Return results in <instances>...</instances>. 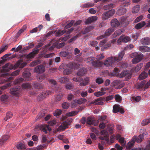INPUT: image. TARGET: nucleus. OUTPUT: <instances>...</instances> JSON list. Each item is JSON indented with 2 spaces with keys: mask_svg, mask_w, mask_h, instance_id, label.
I'll use <instances>...</instances> for the list:
<instances>
[{
  "mask_svg": "<svg viewBox=\"0 0 150 150\" xmlns=\"http://www.w3.org/2000/svg\"><path fill=\"white\" fill-rule=\"evenodd\" d=\"M113 98V96L112 95L107 96L106 98L101 97L93 100L90 103V104H94L95 105H103V103L102 101L106 100L107 101L112 99Z\"/></svg>",
  "mask_w": 150,
  "mask_h": 150,
  "instance_id": "obj_1",
  "label": "nucleus"
},
{
  "mask_svg": "<svg viewBox=\"0 0 150 150\" xmlns=\"http://www.w3.org/2000/svg\"><path fill=\"white\" fill-rule=\"evenodd\" d=\"M13 65L9 63L6 64L3 67V69L1 70V73L2 76H6L8 74V72L10 70L13 69Z\"/></svg>",
  "mask_w": 150,
  "mask_h": 150,
  "instance_id": "obj_2",
  "label": "nucleus"
},
{
  "mask_svg": "<svg viewBox=\"0 0 150 150\" xmlns=\"http://www.w3.org/2000/svg\"><path fill=\"white\" fill-rule=\"evenodd\" d=\"M10 93L16 97L19 96L21 93V88L19 86H16L10 89Z\"/></svg>",
  "mask_w": 150,
  "mask_h": 150,
  "instance_id": "obj_3",
  "label": "nucleus"
},
{
  "mask_svg": "<svg viewBox=\"0 0 150 150\" xmlns=\"http://www.w3.org/2000/svg\"><path fill=\"white\" fill-rule=\"evenodd\" d=\"M99 122V121H97L93 117L89 116L86 119V123L89 125L96 126L98 125Z\"/></svg>",
  "mask_w": 150,
  "mask_h": 150,
  "instance_id": "obj_4",
  "label": "nucleus"
},
{
  "mask_svg": "<svg viewBox=\"0 0 150 150\" xmlns=\"http://www.w3.org/2000/svg\"><path fill=\"white\" fill-rule=\"evenodd\" d=\"M115 13L114 10H109L102 15V19L104 20L108 19L112 17Z\"/></svg>",
  "mask_w": 150,
  "mask_h": 150,
  "instance_id": "obj_5",
  "label": "nucleus"
},
{
  "mask_svg": "<svg viewBox=\"0 0 150 150\" xmlns=\"http://www.w3.org/2000/svg\"><path fill=\"white\" fill-rule=\"evenodd\" d=\"M114 57H109L104 62V64L107 67L112 66V64L116 62Z\"/></svg>",
  "mask_w": 150,
  "mask_h": 150,
  "instance_id": "obj_6",
  "label": "nucleus"
},
{
  "mask_svg": "<svg viewBox=\"0 0 150 150\" xmlns=\"http://www.w3.org/2000/svg\"><path fill=\"white\" fill-rule=\"evenodd\" d=\"M131 76L132 74L131 72L126 70L121 72L120 75V77L122 78L126 76L127 79H129L131 78Z\"/></svg>",
  "mask_w": 150,
  "mask_h": 150,
  "instance_id": "obj_7",
  "label": "nucleus"
},
{
  "mask_svg": "<svg viewBox=\"0 0 150 150\" xmlns=\"http://www.w3.org/2000/svg\"><path fill=\"white\" fill-rule=\"evenodd\" d=\"M110 23L112 28L114 29L118 27L120 25V22L116 18L112 20L110 22Z\"/></svg>",
  "mask_w": 150,
  "mask_h": 150,
  "instance_id": "obj_8",
  "label": "nucleus"
},
{
  "mask_svg": "<svg viewBox=\"0 0 150 150\" xmlns=\"http://www.w3.org/2000/svg\"><path fill=\"white\" fill-rule=\"evenodd\" d=\"M144 138L143 134H140L138 137L134 136L132 138V140L135 142H136L137 143H140Z\"/></svg>",
  "mask_w": 150,
  "mask_h": 150,
  "instance_id": "obj_9",
  "label": "nucleus"
},
{
  "mask_svg": "<svg viewBox=\"0 0 150 150\" xmlns=\"http://www.w3.org/2000/svg\"><path fill=\"white\" fill-rule=\"evenodd\" d=\"M27 64V63L26 62H23L21 60L18 61L17 63L15 64L14 67H20V70L21 69L25 67Z\"/></svg>",
  "mask_w": 150,
  "mask_h": 150,
  "instance_id": "obj_10",
  "label": "nucleus"
},
{
  "mask_svg": "<svg viewBox=\"0 0 150 150\" xmlns=\"http://www.w3.org/2000/svg\"><path fill=\"white\" fill-rule=\"evenodd\" d=\"M45 67L42 65H40L36 67L34 69V71L38 73H43L45 71Z\"/></svg>",
  "mask_w": 150,
  "mask_h": 150,
  "instance_id": "obj_11",
  "label": "nucleus"
},
{
  "mask_svg": "<svg viewBox=\"0 0 150 150\" xmlns=\"http://www.w3.org/2000/svg\"><path fill=\"white\" fill-rule=\"evenodd\" d=\"M143 55L142 54H140L137 57H134L132 60V62L134 64H136L140 62L143 59Z\"/></svg>",
  "mask_w": 150,
  "mask_h": 150,
  "instance_id": "obj_12",
  "label": "nucleus"
},
{
  "mask_svg": "<svg viewBox=\"0 0 150 150\" xmlns=\"http://www.w3.org/2000/svg\"><path fill=\"white\" fill-rule=\"evenodd\" d=\"M98 19L96 16H93L88 18L86 21L85 23L86 24H90L96 21Z\"/></svg>",
  "mask_w": 150,
  "mask_h": 150,
  "instance_id": "obj_13",
  "label": "nucleus"
},
{
  "mask_svg": "<svg viewBox=\"0 0 150 150\" xmlns=\"http://www.w3.org/2000/svg\"><path fill=\"white\" fill-rule=\"evenodd\" d=\"M125 54L124 51H122L120 52L118 54V57H113L116 62H117L121 60Z\"/></svg>",
  "mask_w": 150,
  "mask_h": 150,
  "instance_id": "obj_14",
  "label": "nucleus"
},
{
  "mask_svg": "<svg viewBox=\"0 0 150 150\" xmlns=\"http://www.w3.org/2000/svg\"><path fill=\"white\" fill-rule=\"evenodd\" d=\"M40 51L39 49L34 50L32 52L28 54L27 56V58H33Z\"/></svg>",
  "mask_w": 150,
  "mask_h": 150,
  "instance_id": "obj_15",
  "label": "nucleus"
},
{
  "mask_svg": "<svg viewBox=\"0 0 150 150\" xmlns=\"http://www.w3.org/2000/svg\"><path fill=\"white\" fill-rule=\"evenodd\" d=\"M146 83L145 80H143L140 83H137L135 85V87L139 89H142Z\"/></svg>",
  "mask_w": 150,
  "mask_h": 150,
  "instance_id": "obj_16",
  "label": "nucleus"
},
{
  "mask_svg": "<svg viewBox=\"0 0 150 150\" xmlns=\"http://www.w3.org/2000/svg\"><path fill=\"white\" fill-rule=\"evenodd\" d=\"M91 63L94 67H101L103 64L102 62L98 60L93 61Z\"/></svg>",
  "mask_w": 150,
  "mask_h": 150,
  "instance_id": "obj_17",
  "label": "nucleus"
},
{
  "mask_svg": "<svg viewBox=\"0 0 150 150\" xmlns=\"http://www.w3.org/2000/svg\"><path fill=\"white\" fill-rule=\"evenodd\" d=\"M31 75L30 72L27 71H25L23 73V77L25 79V80H28V78Z\"/></svg>",
  "mask_w": 150,
  "mask_h": 150,
  "instance_id": "obj_18",
  "label": "nucleus"
},
{
  "mask_svg": "<svg viewBox=\"0 0 150 150\" xmlns=\"http://www.w3.org/2000/svg\"><path fill=\"white\" fill-rule=\"evenodd\" d=\"M139 50L142 52H150V47L147 46H142L139 47Z\"/></svg>",
  "mask_w": 150,
  "mask_h": 150,
  "instance_id": "obj_19",
  "label": "nucleus"
},
{
  "mask_svg": "<svg viewBox=\"0 0 150 150\" xmlns=\"http://www.w3.org/2000/svg\"><path fill=\"white\" fill-rule=\"evenodd\" d=\"M147 73L145 71H143L139 75V80H141L146 79L148 76Z\"/></svg>",
  "mask_w": 150,
  "mask_h": 150,
  "instance_id": "obj_20",
  "label": "nucleus"
},
{
  "mask_svg": "<svg viewBox=\"0 0 150 150\" xmlns=\"http://www.w3.org/2000/svg\"><path fill=\"white\" fill-rule=\"evenodd\" d=\"M89 82V78L88 77L85 78L80 82L79 85L81 86H84L86 85Z\"/></svg>",
  "mask_w": 150,
  "mask_h": 150,
  "instance_id": "obj_21",
  "label": "nucleus"
},
{
  "mask_svg": "<svg viewBox=\"0 0 150 150\" xmlns=\"http://www.w3.org/2000/svg\"><path fill=\"white\" fill-rule=\"evenodd\" d=\"M146 25L145 22L142 21L137 24L135 25V28L137 29H139L143 27Z\"/></svg>",
  "mask_w": 150,
  "mask_h": 150,
  "instance_id": "obj_22",
  "label": "nucleus"
},
{
  "mask_svg": "<svg viewBox=\"0 0 150 150\" xmlns=\"http://www.w3.org/2000/svg\"><path fill=\"white\" fill-rule=\"evenodd\" d=\"M130 40V38L129 37L126 36L123 37L122 36H120L118 40H120L125 42H127L129 41Z\"/></svg>",
  "mask_w": 150,
  "mask_h": 150,
  "instance_id": "obj_23",
  "label": "nucleus"
},
{
  "mask_svg": "<svg viewBox=\"0 0 150 150\" xmlns=\"http://www.w3.org/2000/svg\"><path fill=\"white\" fill-rule=\"evenodd\" d=\"M67 126L64 122H63L62 125H60L58 128V131H62L64 130L66 128H67Z\"/></svg>",
  "mask_w": 150,
  "mask_h": 150,
  "instance_id": "obj_24",
  "label": "nucleus"
},
{
  "mask_svg": "<svg viewBox=\"0 0 150 150\" xmlns=\"http://www.w3.org/2000/svg\"><path fill=\"white\" fill-rule=\"evenodd\" d=\"M86 73V71L83 68H82L77 73V75L79 76H82Z\"/></svg>",
  "mask_w": 150,
  "mask_h": 150,
  "instance_id": "obj_25",
  "label": "nucleus"
},
{
  "mask_svg": "<svg viewBox=\"0 0 150 150\" xmlns=\"http://www.w3.org/2000/svg\"><path fill=\"white\" fill-rule=\"evenodd\" d=\"M33 87L38 89H41L43 88V85L39 83L34 82L33 83Z\"/></svg>",
  "mask_w": 150,
  "mask_h": 150,
  "instance_id": "obj_26",
  "label": "nucleus"
},
{
  "mask_svg": "<svg viewBox=\"0 0 150 150\" xmlns=\"http://www.w3.org/2000/svg\"><path fill=\"white\" fill-rule=\"evenodd\" d=\"M143 66V64L141 63L137 65L135 67L133 68L134 71L135 72H137L140 70Z\"/></svg>",
  "mask_w": 150,
  "mask_h": 150,
  "instance_id": "obj_27",
  "label": "nucleus"
},
{
  "mask_svg": "<svg viewBox=\"0 0 150 150\" xmlns=\"http://www.w3.org/2000/svg\"><path fill=\"white\" fill-rule=\"evenodd\" d=\"M141 42L143 45H148L150 43V38H146L143 39H142Z\"/></svg>",
  "mask_w": 150,
  "mask_h": 150,
  "instance_id": "obj_28",
  "label": "nucleus"
},
{
  "mask_svg": "<svg viewBox=\"0 0 150 150\" xmlns=\"http://www.w3.org/2000/svg\"><path fill=\"white\" fill-rule=\"evenodd\" d=\"M123 29H119L117 30L113 35V38H115L116 37L120 35L123 32Z\"/></svg>",
  "mask_w": 150,
  "mask_h": 150,
  "instance_id": "obj_29",
  "label": "nucleus"
},
{
  "mask_svg": "<svg viewBox=\"0 0 150 150\" xmlns=\"http://www.w3.org/2000/svg\"><path fill=\"white\" fill-rule=\"evenodd\" d=\"M67 66L71 69H75L78 67L77 64L75 63H69L67 64Z\"/></svg>",
  "mask_w": 150,
  "mask_h": 150,
  "instance_id": "obj_30",
  "label": "nucleus"
},
{
  "mask_svg": "<svg viewBox=\"0 0 150 150\" xmlns=\"http://www.w3.org/2000/svg\"><path fill=\"white\" fill-rule=\"evenodd\" d=\"M59 81L61 83H65L68 82L69 79L67 77H64L60 78Z\"/></svg>",
  "mask_w": 150,
  "mask_h": 150,
  "instance_id": "obj_31",
  "label": "nucleus"
},
{
  "mask_svg": "<svg viewBox=\"0 0 150 150\" xmlns=\"http://www.w3.org/2000/svg\"><path fill=\"white\" fill-rule=\"evenodd\" d=\"M9 136L4 135L0 140V145H1L3 144L6 141L8 138Z\"/></svg>",
  "mask_w": 150,
  "mask_h": 150,
  "instance_id": "obj_32",
  "label": "nucleus"
},
{
  "mask_svg": "<svg viewBox=\"0 0 150 150\" xmlns=\"http://www.w3.org/2000/svg\"><path fill=\"white\" fill-rule=\"evenodd\" d=\"M115 30L114 28H110L107 30L105 32V35L106 36L110 35L111 33L114 31Z\"/></svg>",
  "mask_w": 150,
  "mask_h": 150,
  "instance_id": "obj_33",
  "label": "nucleus"
},
{
  "mask_svg": "<svg viewBox=\"0 0 150 150\" xmlns=\"http://www.w3.org/2000/svg\"><path fill=\"white\" fill-rule=\"evenodd\" d=\"M67 30L64 29L62 30H59L55 33V36L57 37H59L63 35L64 33L66 32Z\"/></svg>",
  "mask_w": 150,
  "mask_h": 150,
  "instance_id": "obj_34",
  "label": "nucleus"
},
{
  "mask_svg": "<svg viewBox=\"0 0 150 150\" xmlns=\"http://www.w3.org/2000/svg\"><path fill=\"white\" fill-rule=\"evenodd\" d=\"M135 142L133 141L132 139L131 142H129L127 145L126 148L127 149L129 150L134 145Z\"/></svg>",
  "mask_w": 150,
  "mask_h": 150,
  "instance_id": "obj_35",
  "label": "nucleus"
},
{
  "mask_svg": "<svg viewBox=\"0 0 150 150\" xmlns=\"http://www.w3.org/2000/svg\"><path fill=\"white\" fill-rule=\"evenodd\" d=\"M120 107L119 105H115L113 107V112L114 113H117L119 112V110Z\"/></svg>",
  "mask_w": 150,
  "mask_h": 150,
  "instance_id": "obj_36",
  "label": "nucleus"
},
{
  "mask_svg": "<svg viewBox=\"0 0 150 150\" xmlns=\"http://www.w3.org/2000/svg\"><path fill=\"white\" fill-rule=\"evenodd\" d=\"M86 100L83 98H81L77 100H76V103L79 104H81L85 103L86 101Z\"/></svg>",
  "mask_w": 150,
  "mask_h": 150,
  "instance_id": "obj_37",
  "label": "nucleus"
},
{
  "mask_svg": "<svg viewBox=\"0 0 150 150\" xmlns=\"http://www.w3.org/2000/svg\"><path fill=\"white\" fill-rule=\"evenodd\" d=\"M69 53L67 51H62L60 52L59 53V56L62 57H65L68 55Z\"/></svg>",
  "mask_w": 150,
  "mask_h": 150,
  "instance_id": "obj_38",
  "label": "nucleus"
},
{
  "mask_svg": "<svg viewBox=\"0 0 150 150\" xmlns=\"http://www.w3.org/2000/svg\"><path fill=\"white\" fill-rule=\"evenodd\" d=\"M22 86L23 88L25 89H30L31 87L30 84L27 83L23 84Z\"/></svg>",
  "mask_w": 150,
  "mask_h": 150,
  "instance_id": "obj_39",
  "label": "nucleus"
},
{
  "mask_svg": "<svg viewBox=\"0 0 150 150\" xmlns=\"http://www.w3.org/2000/svg\"><path fill=\"white\" fill-rule=\"evenodd\" d=\"M10 54H5L3 57H1L2 59H2L0 61V64H3L5 60L6 59V58L10 55Z\"/></svg>",
  "mask_w": 150,
  "mask_h": 150,
  "instance_id": "obj_40",
  "label": "nucleus"
},
{
  "mask_svg": "<svg viewBox=\"0 0 150 150\" xmlns=\"http://www.w3.org/2000/svg\"><path fill=\"white\" fill-rule=\"evenodd\" d=\"M13 116V114L11 112H8L6 113V117L4 118V120L7 121L8 120L11 118Z\"/></svg>",
  "mask_w": 150,
  "mask_h": 150,
  "instance_id": "obj_41",
  "label": "nucleus"
},
{
  "mask_svg": "<svg viewBox=\"0 0 150 150\" xmlns=\"http://www.w3.org/2000/svg\"><path fill=\"white\" fill-rule=\"evenodd\" d=\"M72 72V70L71 69H66L64 70L63 71V74L65 75H68Z\"/></svg>",
  "mask_w": 150,
  "mask_h": 150,
  "instance_id": "obj_42",
  "label": "nucleus"
},
{
  "mask_svg": "<svg viewBox=\"0 0 150 150\" xmlns=\"http://www.w3.org/2000/svg\"><path fill=\"white\" fill-rule=\"evenodd\" d=\"M150 123V118L144 119L142 123V125L144 126Z\"/></svg>",
  "mask_w": 150,
  "mask_h": 150,
  "instance_id": "obj_43",
  "label": "nucleus"
},
{
  "mask_svg": "<svg viewBox=\"0 0 150 150\" xmlns=\"http://www.w3.org/2000/svg\"><path fill=\"white\" fill-rule=\"evenodd\" d=\"M115 6V4H112L104 6V8L105 9H110L113 8Z\"/></svg>",
  "mask_w": 150,
  "mask_h": 150,
  "instance_id": "obj_44",
  "label": "nucleus"
},
{
  "mask_svg": "<svg viewBox=\"0 0 150 150\" xmlns=\"http://www.w3.org/2000/svg\"><path fill=\"white\" fill-rule=\"evenodd\" d=\"M46 77V75L45 74H42L40 76H37V80L40 81H42L45 79Z\"/></svg>",
  "mask_w": 150,
  "mask_h": 150,
  "instance_id": "obj_45",
  "label": "nucleus"
},
{
  "mask_svg": "<svg viewBox=\"0 0 150 150\" xmlns=\"http://www.w3.org/2000/svg\"><path fill=\"white\" fill-rule=\"evenodd\" d=\"M50 93V92L49 91H47L46 92H44L42 93L40 95V96H42V98H45L48 96Z\"/></svg>",
  "mask_w": 150,
  "mask_h": 150,
  "instance_id": "obj_46",
  "label": "nucleus"
},
{
  "mask_svg": "<svg viewBox=\"0 0 150 150\" xmlns=\"http://www.w3.org/2000/svg\"><path fill=\"white\" fill-rule=\"evenodd\" d=\"M40 129L41 130L44 132L45 134H47V129L46 128L45 125H41L40 126Z\"/></svg>",
  "mask_w": 150,
  "mask_h": 150,
  "instance_id": "obj_47",
  "label": "nucleus"
},
{
  "mask_svg": "<svg viewBox=\"0 0 150 150\" xmlns=\"http://www.w3.org/2000/svg\"><path fill=\"white\" fill-rule=\"evenodd\" d=\"M126 12V10H117V14L118 15H121L125 14Z\"/></svg>",
  "mask_w": 150,
  "mask_h": 150,
  "instance_id": "obj_48",
  "label": "nucleus"
},
{
  "mask_svg": "<svg viewBox=\"0 0 150 150\" xmlns=\"http://www.w3.org/2000/svg\"><path fill=\"white\" fill-rule=\"evenodd\" d=\"M79 34H77L76 35L73 37L69 40V42H71L75 41L76 39L79 37Z\"/></svg>",
  "mask_w": 150,
  "mask_h": 150,
  "instance_id": "obj_49",
  "label": "nucleus"
},
{
  "mask_svg": "<svg viewBox=\"0 0 150 150\" xmlns=\"http://www.w3.org/2000/svg\"><path fill=\"white\" fill-rule=\"evenodd\" d=\"M92 26L87 27L84 30V33L83 34H85L88 33L92 29Z\"/></svg>",
  "mask_w": 150,
  "mask_h": 150,
  "instance_id": "obj_50",
  "label": "nucleus"
},
{
  "mask_svg": "<svg viewBox=\"0 0 150 150\" xmlns=\"http://www.w3.org/2000/svg\"><path fill=\"white\" fill-rule=\"evenodd\" d=\"M45 115V113L43 111H41L38 115L37 116V119H40Z\"/></svg>",
  "mask_w": 150,
  "mask_h": 150,
  "instance_id": "obj_51",
  "label": "nucleus"
},
{
  "mask_svg": "<svg viewBox=\"0 0 150 150\" xmlns=\"http://www.w3.org/2000/svg\"><path fill=\"white\" fill-rule=\"evenodd\" d=\"M115 98L116 101L119 102L121 101V96L118 94L116 95L115 96Z\"/></svg>",
  "mask_w": 150,
  "mask_h": 150,
  "instance_id": "obj_52",
  "label": "nucleus"
},
{
  "mask_svg": "<svg viewBox=\"0 0 150 150\" xmlns=\"http://www.w3.org/2000/svg\"><path fill=\"white\" fill-rule=\"evenodd\" d=\"M17 149H22L25 148V145L23 144H19L17 145Z\"/></svg>",
  "mask_w": 150,
  "mask_h": 150,
  "instance_id": "obj_53",
  "label": "nucleus"
},
{
  "mask_svg": "<svg viewBox=\"0 0 150 150\" xmlns=\"http://www.w3.org/2000/svg\"><path fill=\"white\" fill-rule=\"evenodd\" d=\"M83 80V78L81 77H74L73 78V80L74 81L76 82H80Z\"/></svg>",
  "mask_w": 150,
  "mask_h": 150,
  "instance_id": "obj_54",
  "label": "nucleus"
},
{
  "mask_svg": "<svg viewBox=\"0 0 150 150\" xmlns=\"http://www.w3.org/2000/svg\"><path fill=\"white\" fill-rule=\"evenodd\" d=\"M96 82L98 84H100L103 82V80L101 78H98L96 80Z\"/></svg>",
  "mask_w": 150,
  "mask_h": 150,
  "instance_id": "obj_55",
  "label": "nucleus"
},
{
  "mask_svg": "<svg viewBox=\"0 0 150 150\" xmlns=\"http://www.w3.org/2000/svg\"><path fill=\"white\" fill-rule=\"evenodd\" d=\"M20 70H17L12 72L11 74V75L12 76H15L18 75L20 72Z\"/></svg>",
  "mask_w": 150,
  "mask_h": 150,
  "instance_id": "obj_56",
  "label": "nucleus"
},
{
  "mask_svg": "<svg viewBox=\"0 0 150 150\" xmlns=\"http://www.w3.org/2000/svg\"><path fill=\"white\" fill-rule=\"evenodd\" d=\"M11 86V84L10 83H6L2 86L1 88V90H3L6 89L8 87L10 86Z\"/></svg>",
  "mask_w": 150,
  "mask_h": 150,
  "instance_id": "obj_57",
  "label": "nucleus"
},
{
  "mask_svg": "<svg viewBox=\"0 0 150 150\" xmlns=\"http://www.w3.org/2000/svg\"><path fill=\"white\" fill-rule=\"evenodd\" d=\"M56 44L57 48V49H59L64 46L65 45V43L64 42H62L59 44Z\"/></svg>",
  "mask_w": 150,
  "mask_h": 150,
  "instance_id": "obj_58",
  "label": "nucleus"
},
{
  "mask_svg": "<svg viewBox=\"0 0 150 150\" xmlns=\"http://www.w3.org/2000/svg\"><path fill=\"white\" fill-rule=\"evenodd\" d=\"M77 113L78 112L75 111L70 112L67 113V115L68 116H71L76 115Z\"/></svg>",
  "mask_w": 150,
  "mask_h": 150,
  "instance_id": "obj_59",
  "label": "nucleus"
},
{
  "mask_svg": "<svg viewBox=\"0 0 150 150\" xmlns=\"http://www.w3.org/2000/svg\"><path fill=\"white\" fill-rule=\"evenodd\" d=\"M55 33V31H51L48 32L46 35H44L45 39L48 37L50 35H52V34L54 33Z\"/></svg>",
  "mask_w": 150,
  "mask_h": 150,
  "instance_id": "obj_60",
  "label": "nucleus"
},
{
  "mask_svg": "<svg viewBox=\"0 0 150 150\" xmlns=\"http://www.w3.org/2000/svg\"><path fill=\"white\" fill-rule=\"evenodd\" d=\"M104 94V93L101 91L97 92L94 93V95L97 97L102 96Z\"/></svg>",
  "mask_w": 150,
  "mask_h": 150,
  "instance_id": "obj_61",
  "label": "nucleus"
},
{
  "mask_svg": "<svg viewBox=\"0 0 150 150\" xmlns=\"http://www.w3.org/2000/svg\"><path fill=\"white\" fill-rule=\"evenodd\" d=\"M74 22V20H72L68 24L65 26V27L66 28H68L70 27L73 24Z\"/></svg>",
  "mask_w": 150,
  "mask_h": 150,
  "instance_id": "obj_62",
  "label": "nucleus"
},
{
  "mask_svg": "<svg viewBox=\"0 0 150 150\" xmlns=\"http://www.w3.org/2000/svg\"><path fill=\"white\" fill-rule=\"evenodd\" d=\"M69 104L67 102H64L62 104V108L65 109L68 108L69 107Z\"/></svg>",
  "mask_w": 150,
  "mask_h": 150,
  "instance_id": "obj_63",
  "label": "nucleus"
},
{
  "mask_svg": "<svg viewBox=\"0 0 150 150\" xmlns=\"http://www.w3.org/2000/svg\"><path fill=\"white\" fill-rule=\"evenodd\" d=\"M62 111L60 110H57L54 113V114L55 116H57L60 115Z\"/></svg>",
  "mask_w": 150,
  "mask_h": 150,
  "instance_id": "obj_64",
  "label": "nucleus"
}]
</instances>
